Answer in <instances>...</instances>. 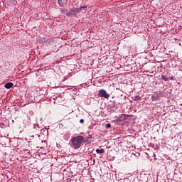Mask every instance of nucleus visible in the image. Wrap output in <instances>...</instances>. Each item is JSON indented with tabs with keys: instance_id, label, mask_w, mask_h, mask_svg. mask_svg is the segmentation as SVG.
<instances>
[{
	"instance_id": "obj_1",
	"label": "nucleus",
	"mask_w": 182,
	"mask_h": 182,
	"mask_svg": "<svg viewBox=\"0 0 182 182\" xmlns=\"http://www.w3.org/2000/svg\"><path fill=\"white\" fill-rule=\"evenodd\" d=\"M70 141L71 143V147L75 149V150H77V149H80V147H82V144L84 143V136L82 135L72 136Z\"/></svg>"
},
{
	"instance_id": "obj_2",
	"label": "nucleus",
	"mask_w": 182,
	"mask_h": 182,
	"mask_svg": "<svg viewBox=\"0 0 182 182\" xmlns=\"http://www.w3.org/2000/svg\"><path fill=\"white\" fill-rule=\"evenodd\" d=\"M160 97H161V91H156L154 92L151 100L152 102H157V100H160Z\"/></svg>"
},
{
	"instance_id": "obj_3",
	"label": "nucleus",
	"mask_w": 182,
	"mask_h": 182,
	"mask_svg": "<svg viewBox=\"0 0 182 182\" xmlns=\"http://www.w3.org/2000/svg\"><path fill=\"white\" fill-rule=\"evenodd\" d=\"M98 96L105 97V99H109V97H110V95H109L105 90H100L99 91Z\"/></svg>"
},
{
	"instance_id": "obj_4",
	"label": "nucleus",
	"mask_w": 182,
	"mask_h": 182,
	"mask_svg": "<svg viewBox=\"0 0 182 182\" xmlns=\"http://www.w3.org/2000/svg\"><path fill=\"white\" fill-rule=\"evenodd\" d=\"M128 117H130V115H127L126 114H121L119 117L118 119H116V122H119V123L123 122L124 120H126L128 119Z\"/></svg>"
},
{
	"instance_id": "obj_5",
	"label": "nucleus",
	"mask_w": 182,
	"mask_h": 182,
	"mask_svg": "<svg viewBox=\"0 0 182 182\" xmlns=\"http://www.w3.org/2000/svg\"><path fill=\"white\" fill-rule=\"evenodd\" d=\"M10 143L14 147H18L19 146V139L14 138L10 141Z\"/></svg>"
},
{
	"instance_id": "obj_6",
	"label": "nucleus",
	"mask_w": 182,
	"mask_h": 182,
	"mask_svg": "<svg viewBox=\"0 0 182 182\" xmlns=\"http://www.w3.org/2000/svg\"><path fill=\"white\" fill-rule=\"evenodd\" d=\"M68 0H58V4L59 6L65 8L68 5Z\"/></svg>"
},
{
	"instance_id": "obj_7",
	"label": "nucleus",
	"mask_w": 182,
	"mask_h": 182,
	"mask_svg": "<svg viewBox=\"0 0 182 182\" xmlns=\"http://www.w3.org/2000/svg\"><path fill=\"white\" fill-rule=\"evenodd\" d=\"M95 138L92 136V135H89L85 139L84 138V143H87V144H90L92 141H94Z\"/></svg>"
},
{
	"instance_id": "obj_8",
	"label": "nucleus",
	"mask_w": 182,
	"mask_h": 182,
	"mask_svg": "<svg viewBox=\"0 0 182 182\" xmlns=\"http://www.w3.org/2000/svg\"><path fill=\"white\" fill-rule=\"evenodd\" d=\"M49 41V37L46 36L38 39L39 43H45Z\"/></svg>"
},
{
	"instance_id": "obj_9",
	"label": "nucleus",
	"mask_w": 182,
	"mask_h": 182,
	"mask_svg": "<svg viewBox=\"0 0 182 182\" xmlns=\"http://www.w3.org/2000/svg\"><path fill=\"white\" fill-rule=\"evenodd\" d=\"M67 16H72V15H76V13L75 11V9L74 8H71L70 11L67 12L66 14Z\"/></svg>"
},
{
	"instance_id": "obj_10",
	"label": "nucleus",
	"mask_w": 182,
	"mask_h": 182,
	"mask_svg": "<svg viewBox=\"0 0 182 182\" xmlns=\"http://www.w3.org/2000/svg\"><path fill=\"white\" fill-rule=\"evenodd\" d=\"M13 87H14V83L13 82H7L4 85V87L6 89H11Z\"/></svg>"
},
{
	"instance_id": "obj_11",
	"label": "nucleus",
	"mask_w": 182,
	"mask_h": 182,
	"mask_svg": "<svg viewBox=\"0 0 182 182\" xmlns=\"http://www.w3.org/2000/svg\"><path fill=\"white\" fill-rule=\"evenodd\" d=\"M34 132H42V130L43 129H41V128H39V126L36 125L33 128Z\"/></svg>"
},
{
	"instance_id": "obj_12",
	"label": "nucleus",
	"mask_w": 182,
	"mask_h": 182,
	"mask_svg": "<svg viewBox=\"0 0 182 182\" xmlns=\"http://www.w3.org/2000/svg\"><path fill=\"white\" fill-rule=\"evenodd\" d=\"M96 153H97V154H102L105 153V149H96Z\"/></svg>"
},
{
	"instance_id": "obj_13",
	"label": "nucleus",
	"mask_w": 182,
	"mask_h": 182,
	"mask_svg": "<svg viewBox=\"0 0 182 182\" xmlns=\"http://www.w3.org/2000/svg\"><path fill=\"white\" fill-rule=\"evenodd\" d=\"M0 127L1 129H6V127H8V124H6L4 122H1V123H0Z\"/></svg>"
},
{
	"instance_id": "obj_14",
	"label": "nucleus",
	"mask_w": 182,
	"mask_h": 182,
	"mask_svg": "<svg viewBox=\"0 0 182 182\" xmlns=\"http://www.w3.org/2000/svg\"><path fill=\"white\" fill-rule=\"evenodd\" d=\"M161 80H164V82H167L168 80V77H166L164 75H162L161 77Z\"/></svg>"
},
{
	"instance_id": "obj_15",
	"label": "nucleus",
	"mask_w": 182,
	"mask_h": 182,
	"mask_svg": "<svg viewBox=\"0 0 182 182\" xmlns=\"http://www.w3.org/2000/svg\"><path fill=\"white\" fill-rule=\"evenodd\" d=\"M141 99V97L140 95H136L134 97V100L136 102H139V100H140Z\"/></svg>"
},
{
	"instance_id": "obj_16",
	"label": "nucleus",
	"mask_w": 182,
	"mask_h": 182,
	"mask_svg": "<svg viewBox=\"0 0 182 182\" xmlns=\"http://www.w3.org/2000/svg\"><path fill=\"white\" fill-rule=\"evenodd\" d=\"M74 11L76 13L79 14V12H82L80 7V8H74Z\"/></svg>"
},
{
	"instance_id": "obj_17",
	"label": "nucleus",
	"mask_w": 182,
	"mask_h": 182,
	"mask_svg": "<svg viewBox=\"0 0 182 182\" xmlns=\"http://www.w3.org/2000/svg\"><path fill=\"white\" fill-rule=\"evenodd\" d=\"M80 9H81V11H87L86 9H87V6H81L80 7Z\"/></svg>"
},
{
	"instance_id": "obj_18",
	"label": "nucleus",
	"mask_w": 182,
	"mask_h": 182,
	"mask_svg": "<svg viewBox=\"0 0 182 182\" xmlns=\"http://www.w3.org/2000/svg\"><path fill=\"white\" fill-rule=\"evenodd\" d=\"M105 127H106L107 129H110V127H112V124H105Z\"/></svg>"
},
{
	"instance_id": "obj_19",
	"label": "nucleus",
	"mask_w": 182,
	"mask_h": 182,
	"mask_svg": "<svg viewBox=\"0 0 182 182\" xmlns=\"http://www.w3.org/2000/svg\"><path fill=\"white\" fill-rule=\"evenodd\" d=\"M170 80H174V76L171 75L169 77Z\"/></svg>"
},
{
	"instance_id": "obj_20",
	"label": "nucleus",
	"mask_w": 182,
	"mask_h": 182,
	"mask_svg": "<svg viewBox=\"0 0 182 182\" xmlns=\"http://www.w3.org/2000/svg\"><path fill=\"white\" fill-rule=\"evenodd\" d=\"M80 123H81L82 124H83V123H85V119H80Z\"/></svg>"
},
{
	"instance_id": "obj_21",
	"label": "nucleus",
	"mask_w": 182,
	"mask_h": 182,
	"mask_svg": "<svg viewBox=\"0 0 182 182\" xmlns=\"http://www.w3.org/2000/svg\"><path fill=\"white\" fill-rule=\"evenodd\" d=\"M67 182H72V179H70V178H68Z\"/></svg>"
},
{
	"instance_id": "obj_22",
	"label": "nucleus",
	"mask_w": 182,
	"mask_h": 182,
	"mask_svg": "<svg viewBox=\"0 0 182 182\" xmlns=\"http://www.w3.org/2000/svg\"><path fill=\"white\" fill-rule=\"evenodd\" d=\"M60 11H61V12H65V9H61Z\"/></svg>"
}]
</instances>
